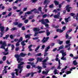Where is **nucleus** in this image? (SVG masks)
Here are the masks:
<instances>
[{"label": "nucleus", "mask_w": 78, "mask_h": 78, "mask_svg": "<svg viewBox=\"0 0 78 78\" xmlns=\"http://www.w3.org/2000/svg\"><path fill=\"white\" fill-rule=\"evenodd\" d=\"M25 63L24 62H21L20 63V64H19L18 66V69H16L15 71H16V74L17 76H18V72L19 71L20 73H21V72H22V71L23 70V66H21L22 65H23Z\"/></svg>", "instance_id": "nucleus-1"}, {"label": "nucleus", "mask_w": 78, "mask_h": 78, "mask_svg": "<svg viewBox=\"0 0 78 78\" xmlns=\"http://www.w3.org/2000/svg\"><path fill=\"white\" fill-rule=\"evenodd\" d=\"M33 30L35 32L34 36H36L37 34H41V33H45V31L44 30H42L39 31H40V29L36 27L34 28L33 29Z\"/></svg>", "instance_id": "nucleus-2"}, {"label": "nucleus", "mask_w": 78, "mask_h": 78, "mask_svg": "<svg viewBox=\"0 0 78 78\" xmlns=\"http://www.w3.org/2000/svg\"><path fill=\"white\" fill-rule=\"evenodd\" d=\"M36 9H34L32 10H31L30 11H28L26 13H25V15L24 16V18L22 19V20H25V19H26V17H27V15H29L30 14H31V13H32V12H33Z\"/></svg>", "instance_id": "nucleus-3"}, {"label": "nucleus", "mask_w": 78, "mask_h": 78, "mask_svg": "<svg viewBox=\"0 0 78 78\" xmlns=\"http://www.w3.org/2000/svg\"><path fill=\"white\" fill-rule=\"evenodd\" d=\"M6 42L5 41H4L3 42H2V41H0V44H2V46L0 47L1 48H3V49H4V50L5 49V47L6 46Z\"/></svg>", "instance_id": "nucleus-4"}, {"label": "nucleus", "mask_w": 78, "mask_h": 78, "mask_svg": "<svg viewBox=\"0 0 78 78\" xmlns=\"http://www.w3.org/2000/svg\"><path fill=\"white\" fill-rule=\"evenodd\" d=\"M48 57H46V58L42 62H43L42 64L43 65V67H44V68H46V67H47L46 66H47V64L45 62H46L47 61H48Z\"/></svg>", "instance_id": "nucleus-5"}, {"label": "nucleus", "mask_w": 78, "mask_h": 78, "mask_svg": "<svg viewBox=\"0 0 78 78\" xmlns=\"http://www.w3.org/2000/svg\"><path fill=\"white\" fill-rule=\"evenodd\" d=\"M62 56L61 58V59H62V60H63V61H66L67 60V59H66V58H64V56H66L67 55V54H66V52H65L63 53L62 54Z\"/></svg>", "instance_id": "nucleus-6"}, {"label": "nucleus", "mask_w": 78, "mask_h": 78, "mask_svg": "<svg viewBox=\"0 0 78 78\" xmlns=\"http://www.w3.org/2000/svg\"><path fill=\"white\" fill-rule=\"evenodd\" d=\"M50 46H48L45 48V50L44 56H47L48 55V53H47V52L48 51V50L50 49Z\"/></svg>", "instance_id": "nucleus-7"}, {"label": "nucleus", "mask_w": 78, "mask_h": 78, "mask_svg": "<svg viewBox=\"0 0 78 78\" xmlns=\"http://www.w3.org/2000/svg\"><path fill=\"white\" fill-rule=\"evenodd\" d=\"M15 58H17V61H22V60H23V59L22 58H21L20 59V55H15Z\"/></svg>", "instance_id": "nucleus-8"}, {"label": "nucleus", "mask_w": 78, "mask_h": 78, "mask_svg": "<svg viewBox=\"0 0 78 78\" xmlns=\"http://www.w3.org/2000/svg\"><path fill=\"white\" fill-rule=\"evenodd\" d=\"M49 39V37H47L46 38H45V37H44L43 40H42V42L43 43H45V42H47V41H48V39Z\"/></svg>", "instance_id": "nucleus-9"}, {"label": "nucleus", "mask_w": 78, "mask_h": 78, "mask_svg": "<svg viewBox=\"0 0 78 78\" xmlns=\"http://www.w3.org/2000/svg\"><path fill=\"white\" fill-rule=\"evenodd\" d=\"M66 10L68 12H70V9H71L72 7H69V5H67L66 7Z\"/></svg>", "instance_id": "nucleus-10"}, {"label": "nucleus", "mask_w": 78, "mask_h": 78, "mask_svg": "<svg viewBox=\"0 0 78 78\" xmlns=\"http://www.w3.org/2000/svg\"><path fill=\"white\" fill-rule=\"evenodd\" d=\"M67 68V66H66L64 69H62L61 70V72H60L59 73V74L60 75H62L63 73H64V72H65V71L64 70H66Z\"/></svg>", "instance_id": "nucleus-11"}, {"label": "nucleus", "mask_w": 78, "mask_h": 78, "mask_svg": "<svg viewBox=\"0 0 78 78\" xmlns=\"http://www.w3.org/2000/svg\"><path fill=\"white\" fill-rule=\"evenodd\" d=\"M27 64H31V66H32V67H34V68H36V65H34V62H27Z\"/></svg>", "instance_id": "nucleus-12"}, {"label": "nucleus", "mask_w": 78, "mask_h": 78, "mask_svg": "<svg viewBox=\"0 0 78 78\" xmlns=\"http://www.w3.org/2000/svg\"><path fill=\"white\" fill-rule=\"evenodd\" d=\"M2 25V24L0 23V29L1 31L3 32L4 31V29H5V27L3 26H1Z\"/></svg>", "instance_id": "nucleus-13"}, {"label": "nucleus", "mask_w": 78, "mask_h": 78, "mask_svg": "<svg viewBox=\"0 0 78 78\" xmlns=\"http://www.w3.org/2000/svg\"><path fill=\"white\" fill-rule=\"evenodd\" d=\"M60 15V13L59 12L58 13L57 15H54V17L55 18V19H59V17Z\"/></svg>", "instance_id": "nucleus-14"}, {"label": "nucleus", "mask_w": 78, "mask_h": 78, "mask_svg": "<svg viewBox=\"0 0 78 78\" xmlns=\"http://www.w3.org/2000/svg\"><path fill=\"white\" fill-rule=\"evenodd\" d=\"M44 23H45V24H43V25H45V27H47L45 28V30H46V29H48L50 28V27H48V24H46V22H44Z\"/></svg>", "instance_id": "nucleus-15"}, {"label": "nucleus", "mask_w": 78, "mask_h": 78, "mask_svg": "<svg viewBox=\"0 0 78 78\" xmlns=\"http://www.w3.org/2000/svg\"><path fill=\"white\" fill-rule=\"evenodd\" d=\"M20 55L21 57H24L25 56L27 55V54H24L22 52L20 54Z\"/></svg>", "instance_id": "nucleus-16"}, {"label": "nucleus", "mask_w": 78, "mask_h": 78, "mask_svg": "<svg viewBox=\"0 0 78 78\" xmlns=\"http://www.w3.org/2000/svg\"><path fill=\"white\" fill-rule=\"evenodd\" d=\"M42 59H43V58H37V62H38L39 61H40V62H41V61H42Z\"/></svg>", "instance_id": "nucleus-17"}, {"label": "nucleus", "mask_w": 78, "mask_h": 78, "mask_svg": "<svg viewBox=\"0 0 78 78\" xmlns=\"http://www.w3.org/2000/svg\"><path fill=\"white\" fill-rule=\"evenodd\" d=\"M49 2H50V1L48 0H45L44 2V5H47V4H48Z\"/></svg>", "instance_id": "nucleus-18"}, {"label": "nucleus", "mask_w": 78, "mask_h": 78, "mask_svg": "<svg viewBox=\"0 0 78 78\" xmlns=\"http://www.w3.org/2000/svg\"><path fill=\"white\" fill-rule=\"evenodd\" d=\"M56 31L57 32H60V33H62L63 31V30L59 29H57Z\"/></svg>", "instance_id": "nucleus-19"}, {"label": "nucleus", "mask_w": 78, "mask_h": 78, "mask_svg": "<svg viewBox=\"0 0 78 78\" xmlns=\"http://www.w3.org/2000/svg\"><path fill=\"white\" fill-rule=\"evenodd\" d=\"M39 22H41V23L42 24H45V23H44V19H42L41 20H39Z\"/></svg>", "instance_id": "nucleus-20"}, {"label": "nucleus", "mask_w": 78, "mask_h": 78, "mask_svg": "<svg viewBox=\"0 0 78 78\" xmlns=\"http://www.w3.org/2000/svg\"><path fill=\"white\" fill-rule=\"evenodd\" d=\"M46 34H47V36H48L49 35H50V32H49V31L48 30H46Z\"/></svg>", "instance_id": "nucleus-21"}, {"label": "nucleus", "mask_w": 78, "mask_h": 78, "mask_svg": "<svg viewBox=\"0 0 78 78\" xmlns=\"http://www.w3.org/2000/svg\"><path fill=\"white\" fill-rule=\"evenodd\" d=\"M73 64L74 66H76L78 64V62H76V60H74L73 61Z\"/></svg>", "instance_id": "nucleus-22"}, {"label": "nucleus", "mask_w": 78, "mask_h": 78, "mask_svg": "<svg viewBox=\"0 0 78 78\" xmlns=\"http://www.w3.org/2000/svg\"><path fill=\"white\" fill-rule=\"evenodd\" d=\"M54 3H55V5H59V2L56 0H55L54 1Z\"/></svg>", "instance_id": "nucleus-23"}, {"label": "nucleus", "mask_w": 78, "mask_h": 78, "mask_svg": "<svg viewBox=\"0 0 78 78\" xmlns=\"http://www.w3.org/2000/svg\"><path fill=\"white\" fill-rule=\"evenodd\" d=\"M31 34H27V35L25 36V37L26 39H27V38H30V36H31Z\"/></svg>", "instance_id": "nucleus-24"}, {"label": "nucleus", "mask_w": 78, "mask_h": 78, "mask_svg": "<svg viewBox=\"0 0 78 78\" xmlns=\"http://www.w3.org/2000/svg\"><path fill=\"white\" fill-rule=\"evenodd\" d=\"M9 36V35H7L5 36V37H3V39H7V38Z\"/></svg>", "instance_id": "nucleus-25"}, {"label": "nucleus", "mask_w": 78, "mask_h": 78, "mask_svg": "<svg viewBox=\"0 0 78 78\" xmlns=\"http://www.w3.org/2000/svg\"><path fill=\"white\" fill-rule=\"evenodd\" d=\"M48 71H44L42 72L43 74H45V75H47L48 74Z\"/></svg>", "instance_id": "nucleus-26"}, {"label": "nucleus", "mask_w": 78, "mask_h": 78, "mask_svg": "<svg viewBox=\"0 0 78 78\" xmlns=\"http://www.w3.org/2000/svg\"><path fill=\"white\" fill-rule=\"evenodd\" d=\"M69 18H70V16H69L67 18H65V20L66 22L67 23L69 22Z\"/></svg>", "instance_id": "nucleus-27"}, {"label": "nucleus", "mask_w": 78, "mask_h": 78, "mask_svg": "<svg viewBox=\"0 0 78 78\" xmlns=\"http://www.w3.org/2000/svg\"><path fill=\"white\" fill-rule=\"evenodd\" d=\"M25 42V41H22L21 43V44L22 45H23V46H24V45H26V44L24 43Z\"/></svg>", "instance_id": "nucleus-28"}, {"label": "nucleus", "mask_w": 78, "mask_h": 78, "mask_svg": "<svg viewBox=\"0 0 78 78\" xmlns=\"http://www.w3.org/2000/svg\"><path fill=\"white\" fill-rule=\"evenodd\" d=\"M44 22H46V23H49V21L48 19H46L45 20H44Z\"/></svg>", "instance_id": "nucleus-29"}, {"label": "nucleus", "mask_w": 78, "mask_h": 78, "mask_svg": "<svg viewBox=\"0 0 78 78\" xmlns=\"http://www.w3.org/2000/svg\"><path fill=\"white\" fill-rule=\"evenodd\" d=\"M40 48V46H38L36 48V49L35 50V51H37V50H38L39 48Z\"/></svg>", "instance_id": "nucleus-30"}, {"label": "nucleus", "mask_w": 78, "mask_h": 78, "mask_svg": "<svg viewBox=\"0 0 78 78\" xmlns=\"http://www.w3.org/2000/svg\"><path fill=\"white\" fill-rule=\"evenodd\" d=\"M38 10L39 11H41V12H42V7H40L38 8Z\"/></svg>", "instance_id": "nucleus-31"}, {"label": "nucleus", "mask_w": 78, "mask_h": 78, "mask_svg": "<svg viewBox=\"0 0 78 78\" xmlns=\"http://www.w3.org/2000/svg\"><path fill=\"white\" fill-rule=\"evenodd\" d=\"M19 42H20L19 41H18L16 43V46L17 47H18V46H19V45H20Z\"/></svg>", "instance_id": "nucleus-32"}, {"label": "nucleus", "mask_w": 78, "mask_h": 78, "mask_svg": "<svg viewBox=\"0 0 78 78\" xmlns=\"http://www.w3.org/2000/svg\"><path fill=\"white\" fill-rule=\"evenodd\" d=\"M57 69H55L54 71V75H56L58 73H57Z\"/></svg>", "instance_id": "nucleus-33"}, {"label": "nucleus", "mask_w": 78, "mask_h": 78, "mask_svg": "<svg viewBox=\"0 0 78 78\" xmlns=\"http://www.w3.org/2000/svg\"><path fill=\"white\" fill-rule=\"evenodd\" d=\"M14 74H15V73H11V75L12 76V78H14Z\"/></svg>", "instance_id": "nucleus-34"}, {"label": "nucleus", "mask_w": 78, "mask_h": 78, "mask_svg": "<svg viewBox=\"0 0 78 78\" xmlns=\"http://www.w3.org/2000/svg\"><path fill=\"white\" fill-rule=\"evenodd\" d=\"M23 40V39L22 38V37H21L20 38L18 41L19 42H21V41H22Z\"/></svg>", "instance_id": "nucleus-35"}, {"label": "nucleus", "mask_w": 78, "mask_h": 78, "mask_svg": "<svg viewBox=\"0 0 78 78\" xmlns=\"http://www.w3.org/2000/svg\"><path fill=\"white\" fill-rule=\"evenodd\" d=\"M34 58H30L28 59L29 61H34Z\"/></svg>", "instance_id": "nucleus-36"}, {"label": "nucleus", "mask_w": 78, "mask_h": 78, "mask_svg": "<svg viewBox=\"0 0 78 78\" xmlns=\"http://www.w3.org/2000/svg\"><path fill=\"white\" fill-rule=\"evenodd\" d=\"M71 71H67L66 72V75H68L69 74H70V73H71Z\"/></svg>", "instance_id": "nucleus-37"}, {"label": "nucleus", "mask_w": 78, "mask_h": 78, "mask_svg": "<svg viewBox=\"0 0 78 78\" xmlns=\"http://www.w3.org/2000/svg\"><path fill=\"white\" fill-rule=\"evenodd\" d=\"M24 22L25 23H27L28 22V20H26L24 21Z\"/></svg>", "instance_id": "nucleus-38"}, {"label": "nucleus", "mask_w": 78, "mask_h": 78, "mask_svg": "<svg viewBox=\"0 0 78 78\" xmlns=\"http://www.w3.org/2000/svg\"><path fill=\"white\" fill-rule=\"evenodd\" d=\"M3 73H7V71L6 70V69H4L3 71Z\"/></svg>", "instance_id": "nucleus-39"}, {"label": "nucleus", "mask_w": 78, "mask_h": 78, "mask_svg": "<svg viewBox=\"0 0 78 78\" xmlns=\"http://www.w3.org/2000/svg\"><path fill=\"white\" fill-rule=\"evenodd\" d=\"M53 4H51L49 6L50 8H53Z\"/></svg>", "instance_id": "nucleus-40"}, {"label": "nucleus", "mask_w": 78, "mask_h": 78, "mask_svg": "<svg viewBox=\"0 0 78 78\" xmlns=\"http://www.w3.org/2000/svg\"><path fill=\"white\" fill-rule=\"evenodd\" d=\"M64 52V50H62L60 51V53H62H62H63Z\"/></svg>", "instance_id": "nucleus-41"}, {"label": "nucleus", "mask_w": 78, "mask_h": 78, "mask_svg": "<svg viewBox=\"0 0 78 78\" xmlns=\"http://www.w3.org/2000/svg\"><path fill=\"white\" fill-rule=\"evenodd\" d=\"M47 16V14H45L43 16V18H45V17H46Z\"/></svg>", "instance_id": "nucleus-42"}, {"label": "nucleus", "mask_w": 78, "mask_h": 78, "mask_svg": "<svg viewBox=\"0 0 78 78\" xmlns=\"http://www.w3.org/2000/svg\"><path fill=\"white\" fill-rule=\"evenodd\" d=\"M11 48H12V50H14V45L13 44H12V45Z\"/></svg>", "instance_id": "nucleus-43"}, {"label": "nucleus", "mask_w": 78, "mask_h": 78, "mask_svg": "<svg viewBox=\"0 0 78 78\" xmlns=\"http://www.w3.org/2000/svg\"><path fill=\"white\" fill-rule=\"evenodd\" d=\"M6 14V12H2V14L1 15H5Z\"/></svg>", "instance_id": "nucleus-44"}, {"label": "nucleus", "mask_w": 78, "mask_h": 78, "mask_svg": "<svg viewBox=\"0 0 78 78\" xmlns=\"http://www.w3.org/2000/svg\"><path fill=\"white\" fill-rule=\"evenodd\" d=\"M23 11H21L20 12H19V16H21V15L23 14Z\"/></svg>", "instance_id": "nucleus-45"}, {"label": "nucleus", "mask_w": 78, "mask_h": 78, "mask_svg": "<svg viewBox=\"0 0 78 78\" xmlns=\"http://www.w3.org/2000/svg\"><path fill=\"white\" fill-rule=\"evenodd\" d=\"M30 67H31V66H30V65H27V69H30Z\"/></svg>", "instance_id": "nucleus-46"}, {"label": "nucleus", "mask_w": 78, "mask_h": 78, "mask_svg": "<svg viewBox=\"0 0 78 78\" xmlns=\"http://www.w3.org/2000/svg\"><path fill=\"white\" fill-rule=\"evenodd\" d=\"M45 45H43L42 46V48L41 49H44V48H45Z\"/></svg>", "instance_id": "nucleus-47"}, {"label": "nucleus", "mask_w": 78, "mask_h": 78, "mask_svg": "<svg viewBox=\"0 0 78 78\" xmlns=\"http://www.w3.org/2000/svg\"><path fill=\"white\" fill-rule=\"evenodd\" d=\"M3 61H5L6 60V57L5 56H4L2 58Z\"/></svg>", "instance_id": "nucleus-48"}, {"label": "nucleus", "mask_w": 78, "mask_h": 78, "mask_svg": "<svg viewBox=\"0 0 78 78\" xmlns=\"http://www.w3.org/2000/svg\"><path fill=\"white\" fill-rule=\"evenodd\" d=\"M64 48V46H61L60 47H59V49H60V50H61V49H62V48Z\"/></svg>", "instance_id": "nucleus-49"}, {"label": "nucleus", "mask_w": 78, "mask_h": 78, "mask_svg": "<svg viewBox=\"0 0 78 78\" xmlns=\"http://www.w3.org/2000/svg\"><path fill=\"white\" fill-rule=\"evenodd\" d=\"M58 66H61V62H60V60H58Z\"/></svg>", "instance_id": "nucleus-50"}, {"label": "nucleus", "mask_w": 78, "mask_h": 78, "mask_svg": "<svg viewBox=\"0 0 78 78\" xmlns=\"http://www.w3.org/2000/svg\"><path fill=\"white\" fill-rule=\"evenodd\" d=\"M72 31V29H70L67 32V33H68V34L70 33V32H71Z\"/></svg>", "instance_id": "nucleus-51"}, {"label": "nucleus", "mask_w": 78, "mask_h": 78, "mask_svg": "<svg viewBox=\"0 0 78 78\" xmlns=\"http://www.w3.org/2000/svg\"><path fill=\"white\" fill-rule=\"evenodd\" d=\"M39 39V37H38L33 38V40H36V39Z\"/></svg>", "instance_id": "nucleus-52"}, {"label": "nucleus", "mask_w": 78, "mask_h": 78, "mask_svg": "<svg viewBox=\"0 0 78 78\" xmlns=\"http://www.w3.org/2000/svg\"><path fill=\"white\" fill-rule=\"evenodd\" d=\"M16 27H13L12 28V29L11 30V31H13L14 30H16Z\"/></svg>", "instance_id": "nucleus-53"}, {"label": "nucleus", "mask_w": 78, "mask_h": 78, "mask_svg": "<svg viewBox=\"0 0 78 78\" xmlns=\"http://www.w3.org/2000/svg\"><path fill=\"white\" fill-rule=\"evenodd\" d=\"M37 68L38 70H39V69H42V67L41 66H38Z\"/></svg>", "instance_id": "nucleus-54"}, {"label": "nucleus", "mask_w": 78, "mask_h": 78, "mask_svg": "<svg viewBox=\"0 0 78 78\" xmlns=\"http://www.w3.org/2000/svg\"><path fill=\"white\" fill-rule=\"evenodd\" d=\"M14 25H17L18 24V22H15L13 23Z\"/></svg>", "instance_id": "nucleus-55"}, {"label": "nucleus", "mask_w": 78, "mask_h": 78, "mask_svg": "<svg viewBox=\"0 0 78 78\" xmlns=\"http://www.w3.org/2000/svg\"><path fill=\"white\" fill-rule=\"evenodd\" d=\"M22 25V23H20L18 25V26L19 27H20Z\"/></svg>", "instance_id": "nucleus-56"}, {"label": "nucleus", "mask_w": 78, "mask_h": 78, "mask_svg": "<svg viewBox=\"0 0 78 78\" xmlns=\"http://www.w3.org/2000/svg\"><path fill=\"white\" fill-rule=\"evenodd\" d=\"M8 30H9V28H8V27H7L6 28V29L5 30V32H7V31H8Z\"/></svg>", "instance_id": "nucleus-57"}, {"label": "nucleus", "mask_w": 78, "mask_h": 78, "mask_svg": "<svg viewBox=\"0 0 78 78\" xmlns=\"http://www.w3.org/2000/svg\"><path fill=\"white\" fill-rule=\"evenodd\" d=\"M1 34L0 37H2L3 36V32H1Z\"/></svg>", "instance_id": "nucleus-58"}, {"label": "nucleus", "mask_w": 78, "mask_h": 78, "mask_svg": "<svg viewBox=\"0 0 78 78\" xmlns=\"http://www.w3.org/2000/svg\"><path fill=\"white\" fill-rule=\"evenodd\" d=\"M33 16H30L29 17V20H31V19H33Z\"/></svg>", "instance_id": "nucleus-59"}, {"label": "nucleus", "mask_w": 78, "mask_h": 78, "mask_svg": "<svg viewBox=\"0 0 78 78\" xmlns=\"http://www.w3.org/2000/svg\"><path fill=\"white\" fill-rule=\"evenodd\" d=\"M70 42V40L67 41H66V44H68Z\"/></svg>", "instance_id": "nucleus-60"}, {"label": "nucleus", "mask_w": 78, "mask_h": 78, "mask_svg": "<svg viewBox=\"0 0 78 78\" xmlns=\"http://www.w3.org/2000/svg\"><path fill=\"white\" fill-rule=\"evenodd\" d=\"M55 12V13H56V12H58V11H57V10H56V9H55L54 11H53V12Z\"/></svg>", "instance_id": "nucleus-61"}, {"label": "nucleus", "mask_w": 78, "mask_h": 78, "mask_svg": "<svg viewBox=\"0 0 78 78\" xmlns=\"http://www.w3.org/2000/svg\"><path fill=\"white\" fill-rule=\"evenodd\" d=\"M31 75V73H30L27 74L26 76H29Z\"/></svg>", "instance_id": "nucleus-62"}, {"label": "nucleus", "mask_w": 78, "mask_h": 78, "mask_svg": "<svg viewBox=\"0 0 78 78\" xmlns=\"http://www.w3.org/2000/svg\"><path fill=\"white\" fill-rule=\"evenodd\" d=\"M57 69H61V66L58 65V66L57 68Z\"/></svg>", "instance_id": "nucleus-63"}, {"label": "nucleus", "mask_w": 78, "mask_h": 78, "mask_svg": "<svg viewBox=\"0 0 78 78\" xmlns=\"http://www.w3.org/2000/svg\"><path fill=\"white\" fill-rule=\"evenodd\" d=\"M70 15L71 16H75V14L73 13H71Z\"/></svg>", "instance_id": "nucleus-64"}]
</instances>
